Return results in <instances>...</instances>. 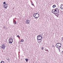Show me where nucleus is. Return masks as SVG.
<instances>
[{"mask_svg": "<svg viewBox=\"0 0 63 63\" xmlns=\"http://www.w3.org/2000/svg\"><path fill=\"white\" fill-rule=\"evenodd\" d=\"M45 50H46V51H48V50L47 49L46 50L45 49Z\"/></svg>", "mask_w": 63, "mask_h": 63, "instance_id": "obj_23", "label": "nucleus"}, {"mask_svg": "<svg viewBox=\"0 0 63 63\" xmlns=\"http://www.w3.org/2000/svg\"><path fill=\"white\" fill-rule=\"evenodd\" d=\"M1 47L2 48V49H5V47H6V46H5V45L4 44H2L1 46Z\"/></svg>", "mask_w": 63, "mask_h": 63, "instance_id": "obj_5", "label": "nucleus"}, {"mask_svg": "<svg viewBox=\"0 0 63 63\" xmlns=\"http://www.w3.org/2000/svg\"><path fill=\"white\" fill-rule=\"evenodd\" d=\"M62 7H63V4L62 5Z\"/></svg>", "mask_w": 63, "mask_h": 63, "instance_id": "obj_27", "label": "nucleus"}, {"mask_svg": "<svg viewBox=\"0 0 63 63\" xmlns=\"http://www.w3.org/2000/svg\"><path fill=\"white\" fill-rule=\"evenodd\" d=\"M59 51H60V49L59 48Z\"/></svg>", "mask_w": 63, "mask_h": 63, "instance_id": "obj_26", "label": "nucleus"}, {"mask_svg": "<svg viewBox=\"0 0 63 63\" xmlns=\"http://www.w3.org/2000/svg\"><path fill=\"white\" fill-rule=\"evenodd\" d=\"M44 47H41V49H42V50H43L44 49Z\"/></svg>", "mask_w": 63, "mask_h": 63, "instance_id": "obj_18", "label": "nucleus"}, {"mask_svg": "<svg viewBox=\"0 0 63 63\" xmlns=\"http://www.w3.org/2000/svg\"><path fill=\"white\" fill-rule=\"evenodd\" d=\"M32 6H34V4H33V3H32Z\"/></svg>", "mask_w": 63, "mask_h": 63, "instance_id": "obj_21", "label": "nucleus"}, {"mask_svg": "<svg viewBox=\"0 0 63 63\" xmlns=\"http://www.w3.org/2000/svg\"><path fill=\"white\" fill-rule=\"evenodd\" d=\"M56 47H59V45H58V44H57V43L56 44Z\"/></svg>", "mask_w": 63, "mask_h": 63, "instance_id": "obj_10", "label": "nucleus"}, {"mask_svg": "<svg viewBox=\"0 0 63 63\" xmlns=\"http://www.w3.org/2000/svg\"><path fill=\"white\" fill-rule=\"evenodd\" d=\"M3 4H6V2H3Z\"/></svg>", "mask_w": 63, "mask_h": 63, "instance_id": "obj_24", "label": "nucleus"}, {"mask_svg": "<svg viewBox=\"0 0 63 63\" xmlns=\"http://www.w3.org/2000/svg\"><path fill=\"white\" fill-rule=\"evenodd\" d=\"M17 37H18V38H19V37H20L18 35L17 36Z\"/></svg>", "mask_w": 63, "mask_h": 63, "instance_id": "obj_25", "label": "nucleus"}, {"mask_svg": "<svg viewBox=\"0 0 63 63\" xmlns=\"http://www.w3.org/2000/svg\"><path fill=\"white\" fill-rule=\"evenodd\" d=\"M37 14H37V13H34V14H33V16L34 18H37V16H36Z\"/></svg>", "mask_w": 63, "mask_h": 63, "instance_id": "obj_7", "label": "nucleus"}, {"mask_svg": "<svg viewBox=\"0 0 63 63\" xmlns=\"http://www.w3.org/2000/svg\"><path fill=\"white\" fill-rule=\"evenodd\" d=\"M56 7V6H55V5H54L53 6H52L53 8H55Z\"/></svg>", "mask_w": 63, "mask_h": 63, "instance_id": "obj_14", "label": "nucleus"}, {"mask_svg": "<svg viewBox=\"0 0 63 63\" xmlns=\"http://www.w3.org/2000/svg\"><path fill=\"white\" fill-rule=\"evenodd\" d=\"M30 22V20L28 19H27L26 20V24H29Z\"/></svg>", "mask_w": 63, "mask_h": 63, "instance_id": "obj_4", "label": "nucleus"}, {"mask_svg": "<svg viewBox=\"0 0 63 63\" xmlns=\"http://www.w3.org/2000/svg\"><path fill=\"white\" fill-rule=\"evenodd\" d=\"M16 21H15L14 23V24H16Z\"/></svg>", "mask_w": 63, "mask_h": 63, "instance_id": "obj_17", "label": "nucleus"}, {"mask_svg": "<svg viewBox=\"0 0 63 63\" xmlns=\"http://www.w3.org/2000/svg\"><path fill=\"white\" fill-rule=\"evenodd\" d=\"M8 7V4L7 3L4 6V8H7Z\"/></svg>", "mask_w": 63, "mask_h": 63, "instance_id": "obj_9", "label": "nucleus"}, {"mask_svg": "<svg viewBox=\"0 0 63 63\" xmlns=\"http://www.w3.org/2000/svg\"><path fill=\"white\" fill-rule=\"evenodd\" d=\"M62 10H63V8H62Z\"/></svg>", "mask_w": 63, "mask_h": 63, "instance_id": "obj_30", "label": "nucleus"}, {"mask_svg": "<svg viewBox=\"0 0 63 63\" xmlns=\"http://www.w3.org/2000/svg\"><path fill=\"white\" fill-rule=\"evenodd\" d=\"M53 14H55V16H57V17H58V16H59V13H56L55 12V13H53Z\"/></svg>", "mask_w": 63, "mask_h": 63, "instance_id": "obj_8", "label": "nucleus"}, {"mask_svg": "<svg viewBox=\"0 0 63 63\" xmlns=\"http://www.w3.org/2000/svg\"><path fill=\"white\" fill-rule=\"evenodd\" d=\"M0 63H4V62L3 61H1V62Z\"/></svg>", "mask_w": 63, "mask_h": 63, "instance_id": "obj_16", "label": "nucleus"}, {"mask_svg": "<svg viewBox=\"0 0 63 63\" xmlns=\"http://www.w3.org/2000/svg\"><path fill=\"white\" fill-rule=\"evenodd\" d=\"M25 60H26V62H28V59H25Z\"/></svg>", "mask_w": 63, "mask_h": 63, "instance_id": "obj_13", "label": "nucleus"}, {"mask_svg": "<svg viewBox=\"0 0 63 63\" xmlns=\"http://www.w3.org/2000/svg\"><path fill=\"white\" fill-rule=\"evenodd\" d=\"M3 28L4 29H6V27L5 26H4L3 27Z\"/></svg>", "mask_w": 63, "mask_h": 63, "instance_id": "obj_19", "label": "nucleus"}, {"mask_svg": "<svg viewBox=\"0 0 63 63\" xmlns=\"http://www.w3.org/2000/svg\"><path fill=\"white\" fill-rule=\"evenodd\" d=\"M52 47H54V46L53 45V46H52Z\"/></svg>", "mask_w": 63, "mask_h": 63, "instance_id": "obj_28", "label": "nucleus"}, {"mask_svg": "<svg viewBox=\"0 0 63 63\" xmlns=\"http://www.w3.org/2000/svg\"><path fill=\"white\" fill-rule=\"evenodd\" d=\"M62 12L63 11H62Z\"/></svg>", "mask_w": 63, "mask_h": 63, "instance_id": "obj_32", "label": "nucleus"}, {"mask_svg": "<svg viewBox=\"0 0 63 63\" xmlns=\"http://www.w3.org/2000/svg\"><path fill=\"white\" fill-rule=\"evenodd\" d=\"M62 5H63L62 4H61V6H62Z\"/></svg>", "mask_w": 63, "mask_h": 63, "instance_id": "obj_29", "label": "nucleus"}, {"mask_svg": "<svg viewBox=\"0 0 63 63\" xmlns=\"http://www.w3.org/2000/svg\"><path fill=\"white\" fill-rule=\"evenodd\" d=\"M7 60H8V61H10V60H10V59H9V58H8V59H7Z\"/></svg>", "mask_w": 63, "mask_h": 63, "instance_id": "obj_20", "label": "nucleus"}, {"mask_svg": "<svg viewBox=\"0 0 63 63\" xmlns=\"http://www.w3.org/2000/svg\"><path fill=\"white\" fill-rule=\"evenodd\" d=\"M42 41H40L39 42L38 41H37V42H38V43H41V42H42Z\"/></svg>", "mask_w": 63, "mask_h": 63, "instance_id": "obj_15", "label": "nucleus"}, {"mask_svg": "<svg viewBox=\"0 0 63 63\" xmlns=\"http://www.w3.org/2000/svg\"><path fill=\"white\" fill-rule=\"evenodd\" d=\"M14 8H13V9H14Z\"/></svg>", "mask_w": 63, "mask_h": 63, "instance_id": "obj_31", "label": "nucleus"}, {"mask_svg": "<svg viewBox=\"0 0 63 63\" xmlns=\"http://www.w3.org/2000/svg\"><path fill=\"white\" fill-rule=\"evenodd\" d=\"M52 12L53 13H59V9L58 8H56L54 9V10L53 9L52 11Z\"/></svg>", "mask_w": 63, "mask_h": 63, "instance_id": "obj_2", "label": "nucleus"}, {"mask_svg": "<svg viewBox=\"0 0 63 63\" xmlns=\"http://www.w3.org/2000/svg\"><path fill=\"white\" fill-rule=\"evenodd\" d=\"M63 7L62 6L61 7V10H62V9H63Z\"/></svg>", "mask_w": 63, "mask_h": 63, "instance_id": "obj_22", "label": "nucleus"}, {"mask_svg": "<svg viewBox=\"0 0 63 63\" xmlns=\"http://www.w3.org/2000/svg\"><path fill=\"white\" fill-rule=\"evenodd\" d=\"M43 39V37L40 35H39L37 37V41H41Z\"/></svg>", "mask_w": 63, "mask_h": 63, "instance_id": "obj_1", "label": "nucleus"}, {"mask_svg": "<svg viewBox=\"0 0 63 63\" xmlns=\"http://www.w3.org/2000/svg\"><path fill=\"white\" fill-rule=\"evenodd\" d=\"M36 16L37 17V18H38L39 17V14H37Z\"/></svg>", "mask_w": 63, "mask_h": 63, "instance_id": "obj_11", "label": "nucleus"}, {"mask_svg": "<svg viewBox=\"0 0 63 63\" xmlns=\"http://www.w3.org/2000/svg\"><path fill=\"white\" fill-rule=\"evenodd\" d=\"M20 42H24V40L23 39H21L20 41Z\"/></svg>", "mask_w": 63, "mask_h": 63, "instance_id": "obj_12", "label": "nucleus"}, {"mask_svg": "<svg viewBox=\"0 0 63 63\" xmlns=\"http://www.w3.org/2000/svg\"><path fill=\"white\" fill-rule=\"evenodd\" d=\"M13 42V39L12 38L10 39L9 40V44H12Z\"/></svg>", "mask_w": 63, "mask_h": 63, "instance_id": "obj_3", "label": "nucleus"}, {"mask_svg": "<svg viewBox=\"0 0 63 63\" xmlns=\"http://www.w3.org/2000/svg\"><path fill=\"white\" fill-rule=\"evenodd\" d=\"M57 44H58V45L59 47H57V48H60L61 47V44H60V43H57Z\"/></svg>", "mask_w": 63, "mask_h": 63, "instance_id": "obj_6", "label": "nucleus"}]
</instances>
